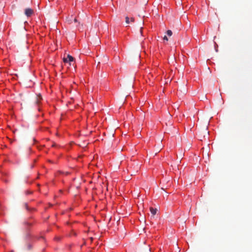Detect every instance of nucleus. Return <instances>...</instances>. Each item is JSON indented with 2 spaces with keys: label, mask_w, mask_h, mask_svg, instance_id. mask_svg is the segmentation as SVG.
Masks as SVG:
<instances>
[{
  "label": "nucleus",
  "mask_w": 252,
  "mask_h": 252,
  "mask_svg": "<svg viewBox=\"0 0 252 252\" xmlns=\"http://www.w3.org/2000/svg\"><path fill=\"white\" fill-rule=\"evenodd\" d=\"M74 60V58L70 55H68L67 56L66 58H64L63 60L64 63H69V64L70 65V62H72Z\"/></svg>",
  "instance_id": "f257e3e1"
},
{
  "label": "nucleus",
  "mask_w": 252,
  "mask_h": 252,
  "mask_svg": "<svg viewBox=\"0 0 252 252\" xmlns=\"http://www.w3.org/2000/svg\"><path fill=\"white\" fill-rule=\"evenodd\" d=\"M33 13V10L31 8H27L25 9V14L28 17L31 16Z\"/></svg>",
  "instance_id": "f03ea898"
},
{
  "label": "nucleus",
  "mask_w": 252,
  "mask_h": 252,
  "mask_svg": "<svg viewBox=\"0 0 252 252\" xmlns=\"http://www.w3.org/2000/svg\"><path fill=\"white\" fill-rule=\"evenodd\" d=\"M150 212H151V214L153 215H156L157 213V212L158 211L157 209L153 208V207H150Z\"/></svg>",
  "instance_id": "7ed1b4c3"
},
{
  "label": "nucleus",
  "mask_w": 252,
  "mask_h": 252,
  "mask_svg": "<svg viewBox=\"0 0 252 252\" xmlns=\"http://www.w3.org/2000/svg\"><path fill=\"white\" fill-rule=\"evenodd\" d=\"M41 99H42V97H41V95L37 96V97H36V103L37 104H38L39 103L40 100H41Z\"/></svg>",
  "instance_id": "20e7f679"
},
{
  "label": "nucleus",
  "mask_w": 252,
  "mask_h": 252,
  "mask_svg": "<svg viewBox=\"0 0 252 252\" xmlns=\"http://www.w3.org/2000/svg\"><path fill=\"white\" fill-rule=\"evenodd\" d=\"M166 33L168 36H170L172 34V32L171 30H168L166 32Z\"/></svg>",
  "instance_id": "39448f33"
},
{
  "label": "nucleus",
  "mask_w": 252,
  "mask_h": 252,
  "mask_svg": "<svg viewBox=\"0 0 252 252\" xmlns=\"http://www.w3.org/2000/svg\"><path fill=\"white\" fill-rule=\"evenodd\" d=\"M129 18L127 16H126V23L127 24H129V23H130V21H129Z\"/></svg>",
  "instance_id": "423d86ee"
},
{
  "label": "nucleus",
  "mask_w": 252,
  "mask_h": 252,
  "mask_svg": "<svg viewBox=\"0 0 252 252\" xmlns=\"http://www.w3.org/2000/svg\"><path fill=\"white\" fill-rule=\"evenodd\" d=\"M163 39L165 40H166L167 41L168 40V38L167 37V36L166 35H165L163 37Z\"/></svg>",
  "instance_id": "0eeeda50"
},
{
  "label": "nucleus",
  "mask_w": 252,
  "mask_h": 252,
  "mask_svg": "<svg viewBox=\"0 0 252 252\" xmlns=\"http://www.w3.org/2000/svg\"><path fill=\"white\" fill-rule=\"evenodd\" d=\"M130 21H131V22H134V18H132H132H131V19H130Z\"/></svg>",
  "instance_id": "6e6552de"
},
{
  "label": "nucleus",
  "mask_w": 252,
  "mask_h": 252,
  "mask_svg": "<svg viewBox=\"0 0 252 252\" xmlns=\"http://www.w3.org/2000/svg\"><path fill=\"white\" fill-rule=\"evenodd\" d=\"M25 206L26 208L28 210V205H27V203L25 204Z\"/></svg>",
  "instance_id": "1a4fd4ad"
},
{
  "label": "nucleus",
  "mask_w": 252,
  "mask_h": 252,
  "mask_svg": "<svg viewBox=\"0 0 252 252\" xmlns=\"http://www.w3.org/2000/svg\"><path fill=\"white\" fill-rule=\"evenodd\" d=\"M204 133H206V134H208V133H209V132H208V131H207V130H205L204 131Z\"/></svg>",
  "instance_id": "9d476101"
},
{
  "label": "nucleus",
  "mask_w": 252,
  "mask_h": 252,
  "mask_svg": "<svg viewBox=\"0 0 252 252\" xmlns=\"http://www.w3.org/2000/svg\"><path fill=\"white\" fill-rule=\"evenodd\" d=\"M60 238L59 237H56V239L57 240H58V241H59V240H60Z\"/></svg>",
  "instance_id": "9b49d317"
},
{
  "label": "nucleus",
  "mask_w": 252,
  "mask_h": 252,
  "mask_svg": "<svg viewBox=\"0 0 252 252\" xmlns=\"http://www.w3.org/2000/svg\"><path fill=\"white\" fill-rule=\"evenodd\" d=\"M140 33L141 34H142V28L140 29Z\"/></svg>",
  "instance_id": "f8f14e48"
},
{
  "label": "nucleus",
  "mask_w": 252,
  "mask_h": 252,
  "mask_svg": "<svg viewBox=\"0 0 252 252\" xmlns=\"http://www.w3.org/2000/svg\"><path fill=\"white\" fill-rule=\"evenodd\" d=\"M52 147H55V146H56V144H55V143H53V144L52 145Z\"/></svg>",
  "instance_id": "ddd939ff"
},
{
  "label": "nucleus",
  "mask_w": 252,
  "mask_h": 252,
  "mask_svg": "<svg viewBox=\"0 0 252 252\" xmlns=\"http://www.w3.org/2000/svg\"><path fill=\"white\" fill-rule=\"evenodd\" d=\"M74 22H77V19L76 18H74Z\"/></svg>",
  "instance_id": "4468645a"
},
{
  "label": "nucleus",
  "mask_w": 252,
  "mask_h": 252,
  "mask_svg": "<svg viewBox=\"0 0 252 252\" xmlns=\"http://www.w3.org/2000/svg\"><path fill=\"white\" fill-rule=\"evenodd\" d=\"M215 49H216V51L217 52H218V49H217V47H215Z\"/></svg>",
  "instance_id": "2eb2a0df"
},
{
  "label": "nucleus",
  "mask_w": 252,
  "mask_h": 252,
  "mask_svg": "<svg viewBox=\"0 0 252 252\" xmlns=\"http://www.w3.org/2000/svg\"><path fill=\"white\" fill-rule=\"evenodd\" d=\"M215 43L216 46H218L217 43Z\"/></svg>",
  "instance_id": "dca6fc26"
}]
</instances>
